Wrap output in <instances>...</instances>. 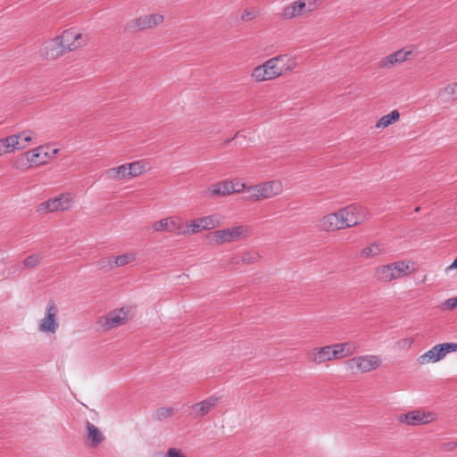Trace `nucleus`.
Listing matches in <instances>:
<instances>
[{
	"instance_id": "23",
	"label": "nucleus",
	"mask_w": 457,
	"mask_h": 457,
	"mask_svg": "<svg viewBox=\"0 0 457 457\" xmlns=\"http://www.w3.org/2000/svg\"><path fill=\"white\" fill-rule=\"evenodd\" d=\"M17 145V138L13 135L0 138V156L16 151Z\"/></svg>"
},
{
	"instance_id": "25",
	"label": "nucleus",
	"mask_w": 457,
	"mask_h": 457,
	"mask_svg": "<svg viewBox=\"0 0 457 457\" xmlns=\"http://www.w3.org/2000/svg\"><path fill=\"white\" fill-rule=\"evenodd\" d=\"M385 251V245L378 242H373L361 251V257L370 259L376 257Z\"/></svg>"
},
{
	"instance_id": "16",
	"label": "nucleus",
	"mask_w": 457,
	"mask_h": 457,
	"mask_svg": "<svg viewBox=\"0 0 457 457\" xmlns=\"http://www.w3.org/2000/svg\"><path fill=\"white\" fill-rule=\"evenodd\" d=\"M345 228L353 227L361 222L364 218V211L358 204H350L341 209Z\"/></svg>"
},
{
	"instance_id": "4",
	"label": "nucleus",
	"mask_w": 457,
	"mask_h": 457,
	"mask_svg": "<svg viewBox=\"0 0 457 457\" xmlns=\"http://www.w3.org/2000/svg\"><path fill=\"white\" fill-rule=\"evenodd\" d=\"M409 272V262L402 261L377 268L376 277L378 280L387 282L402 278Z\"/></svg>"
},
{
	"instance_id": "47",
	"label": "nucleus",
	"mask_w": 457,
	"mask_h": 457,
	"mask_svg": "<svg viewBox=\"0 0 457 457\" xmlns=\"http://www.w3.org/2000/svg\"><path fill=\"white\" fill-rule=\"evenodd\" d=\"M238 136H239V132H237L234 137H232V138H230V139H228V140L225 142V144L229 143L230 141H232L234 138H236V137H238Z\"/></svg>"
},
{
	"instance_id": "44",
	"label": "nucleus",
	"mask_w": 457,
	"mask_h": 457,
	"mask_svg": "<svg viewBox=\"0 0 457 457\" xmlns=\"http://www.w3.org/2000/svg\"><path fill=\"white\" fill-rule=\"evenodd\" d=\"M71 199H72V196L71 195V194L67 193V194H61L60 195L54 196V197L51 198L50 200L57 201V200H71Z\"/></svg>"
},
{
	"instance_id": "33",
	"label": "nucleus",
	"mask_w": 457,
	"mask_h": 457,
	"mask_svg": "<svg viewBox=\"0 0 457 457\" xmlns=\"http://www.w3.org/2000/svg\"><path fill=\"white\" fill-rule=\"evenodd\" d=\"M439 96H445L446 100L457 99V82L451 83L445 87L439 93Z\"/></svg>"
},
{
	"instance_id": "26",
	"label": "nucleus",
	"mask_w": 457,
	"mask_h": 457,
	"mask_svg": "<svg viewBox=\"0 0 457 457\" xmlns=\"http://www.w3.org/2000/svg\"><path fill=\"white\" fill-rule=\"evenodd\" d=\"M169 228L168 231L173 232L175 231L178 235H187L190 234L189 224L187 228L181 222V220L179 217L173 216L168 218Z\"/></svg>"
},
{
	"instance_id": "34",
	"label": "nucleus",
	"mask_w": 457,
	"mask_h": 457,
	"mask_svg": "<svg viewBox=\"0 0 457 457\" xmlns=\"http://www.w3.org/2000/svg\"><path fill=\"white\" fill-rule=\"evenodd\" d=\"M136 259V254L133 253H127L121 255H119L115 257L114 259V266L115 267H121L126 264L130 263Z\"/></svg>"
},
{
	"instance_id": "22",
	"label": "nucleus",
	"mask_w": 457,
	"mask_h": 457,
	"mask_svg": "<svg viewBox=\"0 0 457 457\" xmlns=\"http://www.w3.org/2000/svg\"><path fill=\"white\" fill-rule=\"evenodd\" d=\"M70 202H42L37 206V212L41 213L64 211L70 208Z\"/></svg>"
},
{
	"instance_id": "41",
	"label": "nucleus",
	"mask_w": 457,
	"mask_h": 457,
	"mask_svg": "<svg viewBox=\"0 0 457 457\" xmlns=\"http://www.w3.org/2000/svg\"><path fill=\"white\" fill-rule=\"evenodd\" d=\"M456 447H457V443L454 441H449V442L443 443L440 446L441 450L445 451V452H452V451L455 450Z\"/></svg>"
},
{
	"instance_id": "1",
	"label": "nucleus",
	"mask_w": 457,
	"mask_h": 457,
	"mask_svg": "<svg viewBox=\"0 0 457 457\" xmlns=\"http://www.w3.org/2000/svg\"><path fill=\"white\" fill-rule=\"evenodd\" d=\"M296 65L297 62L295 57H288L287 54H279L254 67L250 76L258 83L273 80L287 72L292 71Z\"/></svg>"
},
{
	"instance_id": "39",
	"label": "nucleus",
	"mask_w": 457,
	"mask_h": 457,
	"mask_svg": "<svg viewBox=\"0 0 457 457\" xmlns=\"http://www.w3.org/2000/svg\"><path fill=\"white\" fill-rule=\"evenodd\" d=\"M259 259V254L256 253H245L242 256V261L244 262L251 263L254 262Z\"/></svg>"
},
{
	"instance_id": "9",
	"label": "nucleus",
	"mask_w": 457,
	"mask_h": 457,
	"mask_svg": "<svg viewBox=\"0 0 457 457\" xmlns=\"http://www.w3.org/2000/svg\"><path fill=\"white\" fill-rule=\"evenodd\" d=\"M58 308L54 301H49L44 318L38 323V330L45 334H54L59 328Z\"/></svg>"
},
{
	"instance_id": "36",
	"label": "nucleus",
	"mask_w": 457,
	"mask_h": 457,
	"mask_svg": "<svg viewBox=\"0 0 457 457\" xmlns=\"http://www.w3.org/2000/svg\"><path fill=\"white\" fill-rule=\"evenodd\" d=\"M174 413L172 407H162L156 411L155 416L158 420H162L170 417Z\"/></svg>"
},
{
	"instance_id": "17",
	"label": "nucleus",
	"mask_w": 457,
	"mask_h": 457,
	"mask_svg": "<svg viewBox=\"0 0 457 457\" xmlns=\"http://www.w3.org/2000/svg\"><path fill=\"white\" fill-rule=\"evenodd\" d=\"M311 359L317 363H322L333 359H340V356L335 345H331L314 349Z\"/></svg>"
},
{
	"instance_id": "18",
	"label": "nucleus",
	"mask_w": 457,
	"mask_h": 457,
	"mask_svg": "<svg viewBox=\"0 0 457 457\" xmlns=\"http://www.w3.org/2000/svg\"><path fill=\"white\" fill-rule=\"evenodd\" d=\"M320 227L322 230L331 231L345 228L341 210L324 216L320 221Z\"/></svg>"
},
{
	"instance_id": "29",
	"label": "nucleus",
	"mask_w": 457,
	"mask_h": 457,
	"mask_svg": "<svg viewBox=\"0 0 457 457\" xmlns=\"http://www.w3.org/2000/svg\"><path fill=\"white\" fill-rule=\"evenodd\" d=\"M279 17L285 21L300 18L301 17L300 12H299V10H298L295 1L284 6L282 8L281 12H279Z\"/></svg>"
},
{
	"instance_id": "32",
	"label": "nucleus",
	"mask_w": 457,
	"mask_h": 457,
	"mask_svg": "<svg viewBox=\"0 0 457 457\" xmlns=\"http://www.w3.org/2000/svg\"><path fill=\"white\" fill-rule=\"evenodd\" d=\"M87 436L91 440V446L96 447L103 441V436L96 426L90 422H87Z\"/></svg>"
},
{
	"instance_id": "20",
	"label": "nucleus",
	"mask_w": 457,
	"mask_h": 457,
	"mask_svg": "<svg viewBox=\"0 0 457 457\" xmlns=\"http://www.w3.org/2000/svg\"><path fill=\"white\" fill-rule=\"evenodd\" d=\"M411 54V51L401 49L398 50L384 58H382L378 63L380 68H390L395 64L402 63L407 60L408 56Z\"/></svg>"
},
{
	"instance_id": "37",
	"label": "nucleus",
	"mask_w": 457,
	"mask_h": 457,
	"mask_svg": "<svg viewBox=\"0 0 457 457\" xmlns=\"http://www.w3.org/2000/svg\"><path fill=\"white\" fill-rule=\"evenodd\" d=\"M41 258L40 254H31L24 259L23 265L26 268H32L39 263Z\"/></svg>"
},
{
	"instance_id": "30",
	"label": "nucleus",
	"mask_w": 457,
	"mask_h": 457,
	"mask_svg": "<svg viewBox=\"0 0 457 457\" xmlns=\"http://www.w3.org/2000/svg\"><path fill=\"white\" fill-rule=\"evenodd\" d=\"M13 136L18 141L17 150L25 149L35 138V133L31 130H24L21 133L13 134Z\"/></svg>"
},
{
	"instance_id": "11",
	"label": "nucleus",
	"mask_w": 457,
	"mask_h": 457,
	"mask_svg": "<svg viewBox=\"0 0 457 457\" xmlns=\"http://www.w3.org/2000/svg\"><path fill=\"white\" fill-rule=\"evenodd\" d=\"M58 38L63 45L65 53L80 48L87 43V37L73 28L65 29Z\"/></svg>"
},
{
	"instance_id": "14",
	"label": "nucleus",
	"mask_w": 457,
	"mask_h": 457,
	"mask_svg": "<svg viewBox=\"0 0 457 457\" xmlns=\"http://www.w3.org/2000/svg\"><path fill=\"white\" fill-rule=\"evenodd\" d=\"M223 217L218 214L195 219L189 223L190 234L220 227L223 223Z\"/></svg>"
},
{
	"instance_id": "38",
	"label": "nucleus",
	"mask_w": 457,
	"mask_h": 457,
	"mask_svg": "<svg viewBox=\"0 0 457 457\" xmlns=\"http://www.w3.org/2000/svg\"><path fill=\"white\" fill-rule=\"evenodd\" d=\"M168 228H169L168 218L162 219V220H160L158 221H155L153 224V228L155 231H163V230H167L168 231Z\"/></svg>"
},
{
	"instance_id": "10",
	"label": "nucleus",
	"mask_w": 457,
	"mask_h": 457,
	"mask_svg": "<svg viewBox=\"0 0 457 457\" xmlns=\"http://www.w3.org/2000/svg\"><path fill=\"white\" fill-rule=\"evenodd\" d=\"M132 317L129 309L119 308L111 311L101 319V326L104 330H109L127 323Z\"/></svg>"
},
{
	"instance_id": "12",
	"label": "nucleus",
	"mask_w": 457,
	"mask_h": 457,
	"mask_svg": "<svg viewBox=\"0 0 457 457\" xmlns=\"http://www.w3.org/2000/svg\"><path fill=\"white\" fill-rule=\"evenodd\" d=\"M436 420V414L430 411L421 410H413L397 417L400 423L408 426H418L428 424Z\"/></svg>"
},
{
	"instance_id": "19",
	"label": "nucleus",
	"mask_w": 457,
	"mask_h": 457,
	"mask_svg": "<svg viewBox=\"0 0 457 457\" xmlns=\"http://www.w3.org/2000/svg\"><path fill=\"white\" fill-rule=\"evenodd\" d=\"M445 357L442 344L436 345L431 349L420 355L418 361L421 365L435 363Z\"/></svg>"
},
{
	"instance_id": "42",
	"label": "nucleus",
	"mask_w": 457,
	"mask_h": 457,
	"mask_svg": "<svg viewBox=\"0 0 457 457\" xmlns=\"http://www.w3.org/2000/svg\"><path fill=\"white\" fill-rule=\"evenodd\" d=\"M166 457H187L179 449L171 447L169 448L166 453Z\"/></svg>"
},
{
	"instance_id": "35",
	"label": "nucleus",
	"mask_w": 457,
	"mask_h": 457,
	"mask_svg": "<svg viewBox=\"0 0 457 457\" xmlns=\"http://www.w3.org/2000/svg\"><path fill=\"white\" fill-rule=\"evenodd\" d=\"M259 15V10L255 7L246 8L241 13V21H250L255 19Z\"/></svg>"
},
{
	"instance_id": "6",
	"label": "nucleus",
	"mask_w": 457,
	"mask_h": 457,
	"mask_svg": "<svg viewBox=\"0 0 457 457\" xmlns=\"http://www.w3.org/2000/svg\"><path fill=\"white\" fill-rule=\"evenodd\" d=\"M249 230L246 227L237 226L225 229L216 230L208 235L211 242L220 245L226 242H233L240 238L246 237Z\"/></svg>"
},
{
	"instance_id": "2",
	"label": "nucleus",
	"mask_w": 457,
	"mask_h": 457,
	"mask_svg": "<svg viewBox=\"0 0 457 457\" xmlns=\"http://www.w3.org/2000/svg\"><path fill=\"white\" fill-rule=\"evenodd\" d=\"M57 153V148H52L49 145H41L18 155L15 159L14 165L19 169L40 166L54 159Z\"/></svg>"
},
{
	"instance_id": "13",
	"label": "nucleus",
	"mask_w": 457,
	"mask_h": 457,
	"mask_svg": "<svg viewBox=\"0 0 457 457\" xmlns=\"http://www.w3.org/2000/svg\"><path fill=\"white\" fill-rule=\"evenodd\" d=\"M220 401V396L212 395L206 399L191 405L188 409V416L193 420H198L206 416Z\"/></svg>"
},
{
	"instance_id": "28",
	"label": "nucleus",
	"mask_w": 457,
	"mask_h": 457,
	"mask_svg": "<svg viewBox=\"0 0 457 457\" xmlns=\"http://www.w3.org/2000/svg\"><path fill=\"white\" fill-rule=\"evenodd\" d=\"M335 347L339 352L340 359L353 355L359 348V345L355 342H345L335 344Z\"/></svg>"
},
{
	"instance_id": "3",
	"label": "nucleus",
	"mask_w": 457,
	"mask_h": 457,
	"mask_svg": "<svg viewBox=\"0 0 457 457\" xmlns=\"http://www.w3.org/2000/svg\"><path fill=\"white\" fill-rule=\"evenodd\" d=\"M246 185L241 183L238 179L222 180L208 187L204 194V197H224L233 193L245 191Z\"/></svg>"
},
{
	"instance_id": "7",
	"label": "nucleus",
	"mask_w": 457,
	"mask_h": 457,
	"mask_svg": "<svg viewBox=\"0 0 457 457\" xmlns=\"http://www.w3.org/2000/svg\"><path fill=\"white\" fill-rule=\"evenodd\" d=\"M381 363L382 359L378 355L368 354L349 359L346 367L352 371L366 373L376 370Z\"/></svg>"
},
{
	"instance_id": "21",
	"label": "nucleus",
	"mask_w": 457,
	"mask_h": 457,
	"mask_svg": "<svg viewBox=\"0 0 457 457\" xmlns=\"http://www.w3.org/2000/svg\"><path fill=\"white\" fill-rule=\"evenodd\" d=\"M104 176L109 181L120 182L130 180L126 163L106 170Z\"/></svg>"
},
{
	"instance_id": "15",
	"label": "nucleus",
	"mask_w": 457,
	"mask_h": 457,
	"mask_svg": "<svg viewBox=\"0 0 457 457\" xmlns=\"http://www.w3.org/2000/svg\"><path fill=\"white\" fill-rule=\"evenodd\" d=\"M40 55L47 60H55L65 54L64 46L62 45L58 36L43 43Z\"/></svg>"
},
{
	"instance_id": "5",
	"label": "nucleus",
	"mask_w": 457,
	"mask_h": 457,
	"mask_svg": "<svg viewBox=\"0 0 457 457\" xmlns=\"http://www.w3.org/2000/svg\"><path fill=\"white\" fill-rule=\"evenodd\" d=\"M164 21V16L161 12L148 13L141 15L129 21L126 28L127 29L138 32L147 29H152Z\"/></svg>"
},
{
	"instance_id": "8",
	"label": "nucleus",
	"mask_w": 457,
	"mask_h": 457,
	"mask_svg": "<svg viewBox=\"0 0 457 457\" xmlns=\"http://www.w3.org/2000/svg\"><path fill=\"white\" fill-rule=\"evenodd\" d=\"M250 193L251 197L258 200L260 197L272 198L283 191L282 183L278 180H271L255 186H246L245 190Z\"/></svg>"
},
{
	"instance_id": "43",
	"label": "nucleus",
	"mask_w": 457,
	"mask_h": 457,
	"mask_svg": "<svg viewBox=\"0 0 457 457\" xmlns=\"http://www.w3.org/2000/svg\"><path fill=\"white\" fill-rule=\"evenodd\" d=\"M444 307L447 310H452L457 307V296L452 297L445 301Z\"/></svg>"
},
{
	"instance_id": "27",
	"label": "nucleus",
	"mask_w": 457,
	"mask_h": 457,
	"mask_svg": "<svg viewBox=\"0 0 457 457\" xmlns=\"http://www.w3.org/2000/svg\"><path fill=\"white\" fill-rule=\"evenodd\" d=\"M129 179L137 178L147 170V164L144 161H137L130 163H126Z\"/></svg>"
},
{
	"instance_id": "45",
	"label": "nucleus",
	"mask_w": 457,
	"mask_h": 457,
	"mask_svg": "<svg viewBox=\"0 0 457 457\" xmlns=\"http://www.w3.org/2000/svg\"><path fill=\"white\" fill-rule=\"evenodd\" d=\"M179 278H180V279L182 280V283H185V282H186V280H187V279H188V276H187V275H186V274H182V275H180V276L179 277Z\"/></svg>"
},
{
	"instance_id": "46",
	"label": "nucleus",
	"mask_w": 457,
	"mask_h": 457,
	"mask_svg": "<svg viewBox=\"0 0 457 457\" xmlns=\"http://www.w3.org/2000/svg\"><path fill=\"white\" fill-rule=\"evenodd\" d=\"M450 268H457V257L454 259Z\"/></svg>"
},
{
	"instance_id": "24",
	"label": "nucleus",
	"mask_w": 457,
	"mask_h": 457,
	"mask_svg": "<svg viewBox=\"0 0 457 457\" xmlns=\"http://www.w3.org/2000/svg\"><path fill=\"white\" fill-rule=\"evenodd\" d=\"M300 16L307 15L314 12L320 4V0H296Z\"/></svg>"
},
{
	"instance_id": "40",
	"label": "nucleus",
	"mask_w": 457,
	"mask_h": 457,
	"mask_svg": "<svg viewBox=\"0 0 457 457\" xmlns=\"http://www.w3.org/2000/svg\"><path fill=\"white\" fill-rule=\"evenodd\" d=\"M442 346L445 352V355H446L449 353L457 352V343H443Z\"/></svg>"
},
{
	"instance_id": "31",
	"label": "nucleus",
	"mask_w": 457,
	"mask_h": 457,
	"mask_svg": "<svg viewBox=\"0 0 457 457\" xmlns=\"http://www.w3.org/2000/svg\"><path fill=\"white\" fill-rule=\"evenodd\" d=\"M400 113L397 110H393L390 113L382 116L376 123L377 129H385L399 120Z\"/></svg>"
}]
</instances>
